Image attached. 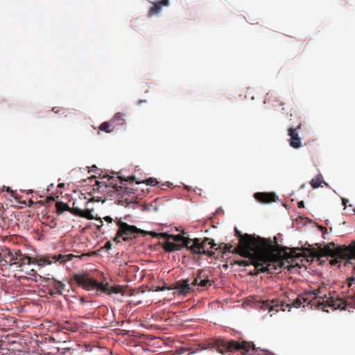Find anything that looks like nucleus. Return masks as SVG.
Returning a JSON list of instances; mask_svg holds the SVG:
<instances>
[{"label":"nucleus","mask_w":355,"mask_h":355,"mask_svg":"<svg viewBox=\"0 0 355 355\" xmlns=\"http://www.w3.org/2000/svg\"><path fill=\"white\" fill-rule=\"evenodd\" d=\"M171 239L173 240L174 243H180V245H182V248H187V249L190 250V246L193 239L184 237L180 234L171 235Z\"/></svg>","instance_id":"f3484780"},{"label":"nucleus","mask_w":355,"mask_h":355,"mask_svg":"<svg viewBox=\"0 0 355 355\" xmlns=\"http://www.w3.org/2000/svg\"><path fill=\"white\" fill-rule=\"evenodd\" d=\"M219 248H220V249L223 248V250L226 252H236L234 250V248L233 250H232L233 248V246H232V245H230V244L222 243L219 246Z\"/></svg>","instance_id":"2f4dec72"},{"label":"nucleus","mask_w":355,"mask_h":355,"mask_svg":"<svg viewBox=\"0 0 355 355\" xmlns=\"http://www.w3.org/2000/svg\"><path fill=\"white\" fill-rule=\"evenodd\" d=\"M56 213L58 214H62L64 211H68L71 214L72 207H69V205L63 202H57L55 203Z\"/></svg>","instance_id":"aec40b11"},{"label":"nucleus","mask_w":355,"mask_h":355,"mask_svg":"<svg viewBox=\"0 0 355 355\" xmlns=\"http://www.w3.org/2000/svg\"><path fill=\"white\" fill-rule=\"evenodd\" d=\"M136 183H137V184H140V183H141V182H138V181H137V182H136Z\"/></svg>","instance_id":"a18cd8bd"},{"label":"nucleus","mask_w":355,"mask_h":355,"mask_svg":"<svg viewBox=\"0 0 355 355\" xmlns=\"http://www.w3.org/2000/svg\"><path fill=\"white\" fill-rule=\"evenodd\" d=\"M297 207L299 208H304V203L303 201H300L298 203H297Z\"/></svg>","instance_id":"ea45409f"},{"label":"nucleus","mask_w":355,"mask_h":355,"mask_svg":"<svg viewBox=\"0 0 355 355\" xmlns=\"http://www.w3.org/2000/svg\"><path fill=\"white\" fill-rule=\"evenodd\" d=\"M116 180H118V183L119 185H123L125 187V182H134L135 180V176L132 175L129 176L128 178L125 179L121 176H118Z\"/></svg>","instance_id":"bb28decb"},{"label":"nucleus","mask_w":355,"mask_h":355,"mask_svg":"<svg viewBox=\"0 0 355 355\" xmlns=\"http://www.w3.org/2000/svg\"><path fill=\"white\" fill-rule=\"evenodd\" d=\"M114 223L117 227V231L113 238V241L116 243H120L121 240L129 241L132 239L137 238L138 234L146 236L148 233V231L139 229L135 225L123 222L121 218L116 217Z\"/></svg>","instance_id":"0eeeda50"},{"label":"nucleus","mask_w":355,"mask_h":355,"mask_svg":"<svg viewBox=\"0 0 355 355\" xmlns=\"http://www.w3.org/2000/svg\"><path fill=\"white\" fill-rule=\"evenodd\" d=\"M203 349H215L222 354L225 352H234L235 351H242L244 354H247L250 349L253 353H257L258 351V349L255 347L252 343L233 339L225 340L220 338L210 340L207 343V347Z\"/></svg>","instance_id":"7ed1b4c3"},{"label":"nucleus","mask_w":355,"mask_h":355,"mask_svg":"<svg viewBox=\"0 0 355 355\" xmlns=\"http://www.w3.org/2000/svg\"><path fill=\"white\" fill-rule=\"evenodd\" d=\"M263 355H275L273 353L266 350L263 351Z\"/></svg>","instance_id":"79ce46f5"},{"label":"nucleus","mask_w":355,"mask_h":355,"mask_svg":"<svg viewBox=\"0 0 355 355\" xmlns=\"http://www.w3.org/2000/svg\"><path fill=\"white\" fill-rule=\"evenodd\" d=\"M80 302L81 304H83V303L86 302L87 301L85 300V298L84 297H81L80 298Z\"/></svg>","instance_id":"37998d69"},{"label":"nucleus","mask_w":355,"mask_h":355,"mask_svg":"<svg viewBox=\"0 0 355 355\" xmlns=\"http://www.w3.org/2000/svg\"><path fill=\"white\" fill-rule=\"evenodd\" d=\"M311 254L313 257L318 259H320L323 257H334L335 256H338L342 257L343 256L342 246H336L334 243H329L323 248L314 250Z\"/></svg>","instance_id":"9d476101"},{"label":"nucleus","mask_w":355,"mask_h":355,"mask_svg":"<svg viewBox=\"0 0 355 355\" xmlns=\"http://www.w3.org/2000/svg\"><path fill=\"white\" fill-rule=\"evenodd\" d=\"M163 248L166 252H171L180 250L182 248V245H180V243H174L173 241H166L163 244Z\"/></svg>","instance_id":"6ab92c4d"},{"label":"nucleus","mask_w":355,"mask_h":355,"mask_svg":"<svg viewBox=\"0 0 355 355\" xmlns=\"http://www.w3.org/2000/svg\"><path fill=\"white\" fill-rule=\"evenodd\" d=\"M302 126L301 120L299 119L298 124L295 128H289L288 135L290 137L289 144L293 148H300L302 146L301 138L296 130H300Z\"/></svg>","instance_id":"9b49d317"},{"label":"nucleus","mask_w":355,"mask_h":355,"mask_svg":"<svg viewBox=\"0 0 355 355\" xmlns=\"http://www.w3.org/2000/svg\"><path fill=\"white\" fill-rule=\"evenodd\" d=\"M46 201L47 202H53L54 201V198L53 197H48L46 198Z\"/></svg>","instance_id":"c03bdc74"},{"label":"nucleus","mask_w":355,"mask_h":355,"mask_svg":"<svg viewBox=\"0 0 355 355\" xmlns=\"http://www.w3.org/2000/svg\"><path fill=\"white\" fill-rule=\"evenodd\" d=\"M348 201H349V200H348L347 199L345 198H342V202H343V205L345 207H346L347 203L348 202Z\"/></svg>","instance_id":"a19ab883"},{"label":"nucleus","mask_w":355,"mask_h":355,"mask_svg":"<svg viewBox=\"0 0 355 355\" xmlns=\"http://www.w3.org/2000/svg\"><path fill=\"white\" fill-rule=\"evenodd\" d=\"M93 189L105 197L119 196V201L124 200L129 203L132 198H124L125 195L134 194L133 189H130L123 185H119L118 180L113 176L104 175L101 181H96L93 185Z\"/></svg>","instance_id":"f03ea898"},{"label":"nucleus","mask_w":355,"mask_h":355,"mask_svg":"<svg viewBox=\"0 0 355 355\" xmlns=\"http://www.w3.org/2000/svg\"><path fill=\"white\" fill-rule=\"evenodd\" d=\"M235 233L239 237V244L234 248L236 253L249 259L248 261H236V264H252L254 266L255 274H272L282 269L284 264L282 257V253L284 252L282 247L279 245H273L270 239L248 234H241L236 228Z\"/></svg>","instance_id":"f257e3e1"},{"label":"nucleus","mask_w":355,"mask_h":355,"mask_svg":"<svg viewBox=\"0 0 355 355\" xmlns=\"http://www.w3.org/2000/svg\"><path fill=\"white\" fill-rule=\"evenodd\" d=\"M148 232V233L147 234H150V235L153 236V237L159 236L161 238L166 239V241H169V239L171 238V235L168 234H167L166 232L159 233V234H157V233L154 232Z\"/></svg>","instance_id":"cd10ccee"},{"label":"nucleus","mask_w":355,"mask_h":355,"mask_svg":"<svg viewBox=\"0 0 355 355\" xmlns=\"http://www.w3.org/2000/svg\"><path fill=\"white\" fill-rule=\"evenodd\" d=\"M343 256L347 259V261L351 263L355 260V241H352L348 246H342Z\"/></svg>","instance_id":"dca6fc26"},{"label":"nucleus","mask_w":355,"mask_h":355,"mask_svg":"<svg viewBox=\"0 0 355 355\" xmlns=\"http://www.w3.org/2000/svg\"><path fill=\"white\" fill-rule=\"evenodd\" d=\"M73 279L78 286L87 291L96 290L97 291L107 293L108 295H111L112 293L124 294L125 293L121 286L117 285L109 287L107 283L103 284V282H98L96 279L90 277L87 273L74 274Z\"/></svg>","instance_id":"20e7f679"},{"label":"nucleus","mask_w":355,"mask_h":355,"mask_svg":"<svg viewBox=\"0 0 355 355\" xmlns=\"http://www.w3.org/2000/svg\"><path fill=\"white\" fill-rule=\"evenodd\" d=\"M216 244L209 238L194 239L192 240L190 251L194 254H205L211 257L214 255V252L209 251V248H215Z\"/></svg>","instance_id":"6e6552de"},{"label":"nucleus","mask_w":355,"mask_h":355,"mask_svg":"<svg viewBox=\"0 0 355 355\" xmlns=\"http://www.w3.org/2000/svg\"><path fill=\"white\" fill-rule=\"evenodd\" d=\"M354 214H355V209H354Z\"/></svg>","instance_id":"de8ad7c7"},{"label":"nucleus","mask_w":355,"mask_h":355,"mask_svg":"<svg viewBox=\"0 0 355 355\" xmlns=\"http://www.w3.org/2000/svg\"><path fill=\"white\" fill-rule=\"evenodd\" d=\"M112 243L110 241H107L105 243V248L107 249H110L112 248Z\"/></svg>","instance_id":"58836bf2"},{"label":"nucleus","mask_w":355,"mask_h":355,"mask_svg":"<svg viewBox=\"0 0 355 355\" xmlns=\"http://www.w3.org/2000/svg\"><path fill=\"white\" fill-rule=\"evenodd\" d=\"M322 183H324L325 185H327V183H326L323 180V178L321 174L318 175L315 178L312 179L310 182V184L313 189H317L321 187Z\"/></svg>","instance_id":"4be33fe9"},{"label":"nucleus","mask_w":355,"mask_h":355,"mask_svg":"<svg viewBox=\"0 0 355 355\" xmlns=\"http://www.w3.org/2000/svg\"><path fill=\"white\" fill-rule=\"evenodd\" d=\"M309 294H310V293H305L304 295H299V297L301 300L300 301H301L302 304V303H307L309 304H311V306H316V304L314 302V300H309V297L306 296V295H308Z\"/></svg>","instance_id":"a878e982"},{"label":"nucleus","mask_w":355,"mask_h":355,"mask_svg":"<svg viewBox=\"0 0 355 355\" xmlns=\"http://www.w3.org/2000/svg\"><path fill=\"white\" fill-rule=\"evenodd\" d=\"M212 285V282L208 279V277L200 280V282L196 284V286H200L202 288H208Z\"/></svg>","instance_id":"c756f323"},{"label":"nucleus","mask_w":355,"mask_h":355,"mask_svg":"<svg viewBox=\"0 0 355 355\" xmlns=\"http://www.w3.org/2000/svg\"><path fill=\"white\" fill-rule=\"evenodd\" d=\"M99 130L110 133L114 130V125L111 121H105L100 125Z\"/></svg>","instance_id":"b1692460"},{"label":"nucleus","mask_w":355,"mask_h":355,"mask_svg":"<svg viewBox=\"0 0 355 355\" xmlns=\"http://www.w3.org/2000/svg\"><path fill=\"white\" fill-rule=\"evenodd\" d=\"M19 254H23L20 250L15 251V253H12L11 252H9L8 253V257L10 259L11 258H15V257H19Z\"/></svg>","instance_id":"72a5a7b5"},{"label":"nucleus","mask_w":355,"mask_h":355,"mask_svg":"<svg viewBox=\"0 0 355 355\" xmlns=\"http://www.w3.org/2000/svg\"><path fill=\"white\" fill-rule=\"evenodd\" d=\"M191 286V284L189 283V279H183L175 283L174 289L180 295H186L191 292L192 288Z\"/></svg>","instance_id":"2eb2a0df"},{"label":"nucleus","mask_w":355,"mask_h":355,"mask_svg":"<svg viewBox=\"0 0 355 355\" xmlns=\"http://www.w3.org/2000/svg\"><path fill=\"white\" fill-rule=\"evenodd\" d=\"M354 284H355V276L353 274V277L348 279V286L351 287Z\"/></svg>","instance_id":"c9c22d12"},{"label":"nucleus","mask_w":355,"mask_h":355,"mask_svg":"<svg viewBox=\"0 0 355 355\" xmlns=\"http://www.w3.org/2000/svg\"><path fill=\"white\" fill-rule=\"evenodd\" d=\"M73 257L72 254H58V255H45L37 258L33 259L27 255L19 254V257L11 258L10 261H12L10 266L17 265V266H21L25 264L31 263H37L38 266H44L46 264H51L52 263L59 262L64 264L67 261L71 260Z\"/></svg>","instance_id":"39448f33"},{"label":"nucleus","mask_w":355,"mask_h":355,"mask_svg":"<svg viewBox=\"0 0 355 355\" xmlns=\"http://www.w3.org/2000/svg\"><path fill=\"white\" fill-rule=\"evenodd\" d=\"M254 197L261 203H271L277 199L276 194L272 192H257L254 193Z\"/></svg>","instance_id":"ddd939ff"},{"label":"nucleus","mask_w":355,"mask_h":355,"mask_svg":"<svg viewBox=\"0 0 355 355\" xmlns=\"http://www.w3.org/2000/svg\"><path fill=\"white\" fill-rule=\"evenodd\" d=\"M112 123L115 126V125H121L125 123V119L124 118V114L122 113H117L116 114L112 121Z\"/></svg>","instance_id":"5701e85b"},{"label":"nucleus","mask_w":355,"mask_h":355,"mask_svg":"<svg viewBox=\"0 0 355 355\" xmlns=\"http://www.w3.org/2000/svg\"><path fill=\"white\" fill-rule=\"evenodd\" d=\"M170 5L169 0H161L153 3V7L149 10V15H153L158 14L162 9L163 7H166Z\"/></svg>","instance_id":"a211bd4d"},{"label":"nucleus","mask_w":355,"mask_h":355,"mask_svg":"<svg viewBox=\"0 0 355 355\" xmlns=\"http://www.w3.org/2000/svg\"><path fill=\"white\" fill-rule=\"evenodd\" d=\"M288 297V302H284V308L287 307L291 309V306L299 308L302 305L301 300L299 297V295L295 299H291Z\"/></svg>","instance_id":"412c9836"},{"label":"nucleus","mask_w":355,"mask_h":355,"mask_svg":"<svg viewBox=\"0 0 355 355\" xmlns=\"http://www.w3.org/2000/svg\"><path fill=\"white\" fill-rule=\"evenodd\" d=\"M39 279L48 290L50 295H63V291L66 288V284L63 282L57 280L54 277H46L42 275H40Z\"/></svg>","instance_id":"1a4fd4ad"},{"label":"nucleus","mask_w":355,"mask_h":355,"mask_svg":"<svg viewBox=\"0 0 355 355\" xmlns=\"http://www.w3.org/2000/svg\"><path fill=\"white\" fill-rule=\"evenodd\" d=\"M261 309L269 312L272 311H279V309L285 311L284 303L279 300H266L261 302Z\"/></svg>","instance_id":"f8f14e48"},{"label":"nucleus","mask_w":355,"mask_h":355,"mask_svg":"<svg viewBox=\"0 0 355 355\" xmlns=\"http://www.w3.org/2000/svg\"><path fill=\"white\" fill-rule=\"evenodd\" d=\"M64 329H72V328L71 327V323L69 322H66L64 324H63V327H62Z\"/></svg>","instance_id":"4c0bfd02"},{"label":"nucleus","mask_w":355,"mask_h":355,"mask_svg":"<svg viewBox=\"0 0 355 355\" xmlns=\"http://www.w3.org/2000/svg\"><path fill=\"white\" fill-rule=\"evenodd\" d=\"M326 286L322 285L317 289L310 291V294L314 295L313 299L318 308L324 309L326 307H331L333 309H343L348 304L347 302L343 299L339 298L336 293H329L327 296L324 293Z\"/></svg>","instance_id":"423d86ee"},{"label":"nucleus","mask_w":355,"mask_h":355,"mask_svg":"<svg viewBox=\"0 0 355 355\" xmlns=\"http://www.w3.org/2000/svg\"><path fill=\"white\" fill-rule=\"evenodd\" d=\"M304 184H302V185L301 186V188H304Z\"/></svg>","instance_id":"49530a36"},{"label":"nucleus","mask_w":355,"mask_h":355,"mask_svg":"<svg viewBox=\"0 0 355 355\" xmlns=\"http://www.w3.org/2000/svg\"><path fill=\"white\" fill-rule=\"evenodd\" d=\"M142 182L146 183L147 185L153 186L158 184L157 180L154 178H150Z\"/></svg>","instance_id":"473e14b6"},{"label":"nucleus","mask_w":355,"mask_h":355,"mask_svg":"<svg viewBox=\"0 0 355 355\" xmlns=\"http://www.w3.org/2000/svg\"><path fill=\"white\" fill-rule=\"evenodd\" d=\"M76 202H73V206H72V210L71 214L78 216L84 218H87L88 220H93L96 218V216H94L92 214V212L94 211L93 209H86L84 210H82L81 209L75 206Z\"/></svg>","instance_id":"4468645a"},{"label":"nucleus","mask_w":355,"mask_h":355,"mask_svg":"<svg viewBox=\"0 0 355 355\" xmlns=\"http://www.w3.org/2000/svg\"><path fill=\"white\" fill-rule=\"evenodd\" d=\"M347 261L345 257H339L338 256H335L334 257H331L329 263L331 266H336L337 264L340 263L343 261Z\"/></svg>","instance_id":"c85d7f7f"},{"label":"nucleus","mask_w":355,"mask_h":355,"mask_svg":"<svg viewBox=\"0 0 355 355\" xmlns=\"http://www.w3.org/2000/svg\"><path fill=\"white\" fill-rule=\"evenodd\" d=\"M26 274L30 276L28 277V279H32V280H33L35 282L37 281V278H39V277L40 275H38L37 273V272L35 270H33V269H32L30 271L27 272Z\"/></svg>","instance_id":"7c9ffc66"},{"label":"nucleus","mask_w":355,"mask_h":355,"mask_svg":"<svg viewBox=\"0 0 355 355\" xmlns=\"http://www.w3.org/2000/svg\"><path fill=\"white\" fill-rule=\"evenodd\" d=\"M103 220L108 223H112V222H114L115 218L113 219L112 217L107 216L103 218Z\"/></svg>","instance_id":"e433bc0d"},{"label":"nucleus","mask_w":355,"mask_h":355,"mask_svg":"<svg viewBox=\"0 0 355 355\" xmlns=\"http://www.w3.org/2000/svg\"><path fill=\"white\" fill-rule=\"evenodd\" d=\"M208 277L207 275L205 273V272L203 270H199L198 271V274L196 277L194 278L193 281L191 283L192 286H196V284L200 282V280H202L203 279H205Z\"/></svg>","instance_id":"393cba45"},{"label":"nucleus","mask_w":355,"mask_h":355,"mask_svg":"<svg viewBox=\"0 0 355 355\" xmlns=\"http://www.w3.org/2000/svg\"><path fill=\"white\" fill-rule=\"evenodd\" d=\"M95 220L99 221V224L96 225V228L100 231L101 230V228L103 227V219L101 218H98V217H96V218H94Z\"/></svg>","instance_id":"f704fd0d"}]
</instances>
